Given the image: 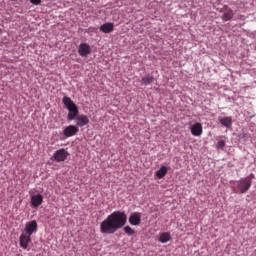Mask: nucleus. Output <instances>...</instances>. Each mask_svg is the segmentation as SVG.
Segmentation results:
<instances>
[{"mask_svg":"<svg viewBox=\"0 0 256 256\" xmlns=\"http://www.w3.org/2000/svg\"><path fill=\"white\" fill-rule=\"evenodd\" d=\"M128 221L130 225H133L135 227L141 225V212H133L130 214Z\"/></svg>","mask_w":256,"mask_h":256,"instance_id":"nucleus-7","label":"nucleus"},{"mask_svg":"<svg viewBox=\"0 0 256 256\" xmlns=\"http://www.w3.org/2000/svg\"><path fill=\"white\" fill-rule=\"evenodd\" d=\"M153 81H155V78L153 76L146 75V76L142 77L140 82L142 85H145V87H147V85H151V83H153Z\"/></svg>","mask_w":256,"mask_h":256,"instance_id":"nucleus-14","label":"nucleus"},{"mask_svg":"<svg viewBox=\"0 0 256 256\" xmlns=\"http://www.w3.org/2000/svg\"><path fill=\"white\" fill-rule=\"evenodd\" d=\"M159 241L160 243H168V241H171V234H169V232L160 234Z\"/></svg>","mask_w":256,"mask_h":256,"instance_id":"nucleus-15","label":"nucleus"},{"mask_svg":"<svg viewBox=\"0 0 256 256\" xmlns=\"http://www.w3.org/2000/svg\"><path fill=\"white\" fill-rule=\"evenodd\" d=\"M252 181H251V177L247 176L245 178H241L238 182H237V189L239 191V193H247L248 189H251V185H252Z\"/></svg>","mask_w":256,"mask_h":256,"instance_id":"nucleus-4","label":"nucleus"},{"mask_svg":"<svg viewBox=\"0 0 256 256\" xmlns=\"http://www.w3.org/2000/svg\"><path fill=\"white\" fill-rule=\"evenodd\" d=\"M78 54L80 57H87L88 55H91V45L81 43L78 47Z\"/></svg>","mask_w":256,"mask_h":256,"instance_id":"nucleus-6","label":"nucleus"},{"mask_svg":"<svg viewBox=\"0 0 256 256\" xmlns=\"http://www.w3.org/2000/svg\"><path fill=\"white\" fill-rule=\"evenodd\" d=\"M31 205L34 208L40 207V205H43V195L36 194L31 197Z\"/></svg>","mask_w":256,"mask_h":256,"instance_id":"nucleus-10","label":"nucleus"},{"mask_svg":"<svg viewBox=\"0 0 256 256\" xmlns=\"http://www.w3.org/2000/svg\"><path fill=\"white\" fill-rule=\"evenodd\" d=\"M221 125L224 127H227L228 129L231 128V125H233V118L232 117H224L220 119Z\"/></svg>","mask_w":256,"mask_h":256,"instance_id":"nucleus-13","label":"nucleus"},{"mask_svg":"<svg viewBox=\"0 0 256 256\" xmlns=\"http://www.w3.org/2000/svg\"><path fill=\"white\" fill-rule=\"evenodd\" d=\"M217 149H224L225 148V142L224 140H220L217 145H216Z\"/></svg>","mask_w":256,"mask_h":256,"instance_id":"nucleus-19","label":"nucleus"},{"mask_svg":"<svg viewBox=\"0 0 256 256\" xmlns=\"http://www.w3.org/2000/svg\"><path fill=\"white\" fill-rule=\"evenodd\" d=\"M75 121L78 127H85V125H89V117L85 114L76 116Z\"/></svg>","mask_w":256,"mask_h":256,"instance_id":"nucleus-8","label":"nucleus"},{"mask_svg":"<svg viewBox=\"0 0 256 256\" xmlns=\"http://www.w3.org/2000/svg\"><path fill=\"white\" fill-rule=\"evenodd\" d=\"M68 157H69V152H67L63 148L57 150L54 153V159L55 161H57V163H61L62 161H65Z\"/></svg>","mask_w":256,"mask_h":256,"instance_id":"nucleus-5","label":"nucleus"},{"mask_svg":"<svg viewBox=\"0 0 256 256\" xmlns=\"http://www.w3.org/2000/svg\"><path fill=\"white\" fill-rule=\"evenodd\" d=\"M127 225V214L124 211H114L100 223V232L103 235H113Z\"/></svg>","mask_w":256,"mask_h":256,"instance_id":"nucleus-1","label":"nucleus"},{"mask_svg":"<svg viewBox=\"0 0 256 256\" xmlns=\"http://www.w3.org/2000/svg\"><path fill=\"white\" fill-rule=\"evenodd\" d=\"M62 102L69 111L67 116L68 121L75 120L79 115V108L77 107V104H75V102H73V100L68 96H64Z\"/></svg>","mask_w":256,"mask_h":256,"instance_id":"nucleus-3","label":"nucleus"},{"mask_svg":"<svg viewBox=\"0 0 256 256\" xmlns=\"http://www.w3.org/2000/svg\"><path fill=\"white\" fill-rule=\"evenodd\" d=\"M167 166H162L157 172H156V177L158 179H163L165 175H167Z\"/></svg>","mask_w":256,"mask_h":256,"instance_id":"nucleus-16","label":"nucleus"},{"mask_svg":"<svg viewBox=\"0 0 256 256\" xmlns=\"http://www.w3.org/2000/svg\"><path fill=\"white\" fill-rule=\"evenodd\" d=\"M124 233H126L129 236L135 235V230H133V228H131V226H126V227H124Z\"/></svg>","mask_w":256,"mask_h":256,"instance_id":"nucleus-18","label":"nucleus"},{"mask_svg":"<svg viewBox=\"0 0 256 256\" xmlns=\"http://www.w3.org/2000/svg\"><path fill=\"white\" fill-rule=\"evenodd\" d=\"M37 220H32L26 223L24 231L20 235V247L22 249H29V243H31V235L37 233Z\"/></svg>","mask_w":256,"mask_h":256,"instance_id":"nucleus-2","label":"nucleus"},{"mask_svg":"<svg viewBox=\"0 0 256 256\" xmlns=\"http://www.w3.org/2000/svg\"><path fill=\"white\" fill-rule=\"evenodd\" d=\"M30 3H32V5H41V0H30Z\"/></svg>","mask_w":256,"mask_h":256,"instance_id":"nucleus-20","label":"nucleus"},{"mask_svg":"<svg viewBox=\"0 0 256 256\" xmlns=\"http://www.w3.org/2000/svg\"><path fill=\"white\" fill-rule=\"evenodd\" d=\"M76 133H79V127H77L75 125H69L63 131V134L66 137H73V136H75Z\"/></svg>","mask_w":256,"mask_h":256,"instance_id":"nucleus-9","label":"nucleus"},{"mask_svg":"<svg viewBox=\"0 0 256 256\" xmlns=\"http://www.w3.org/2000/svg\"><path fill=\"white\" fill-rule=\"evenodd\" d=\"M233 19V10L229 9L228 12H225L222 15L223 21H231Z\"/></svg>","mask_w":256,"mask_h":256,"instance_id":"nucleus-17","label":"nucleus"},{"mask_svg":"<svg viewBox=\"0 0 256 256\" xmlns=\"http://www.w3.org/2000/svg\"><path fill=\"white\" fill-rule=\"evenodd\" d=\"M114 25L111 22L105 23L102 26H100V31L102 33H113Z\"/></svg>","mask_w":256,"mask_h":256,"instance_id":"nucleus-12","label":"nucleus"},{"mask_svg":"<svg viewBox=\"0 0 256 256\" xmlns=\"http://www.w3.org/2000/svg\"><path fill=\"white\" fill-rule=\"evenodd\" d=\"M191 133L192 135H194V137H199L203 135V126L201 125V123H195L191 127Z\"/></svg>","mask_w":256,"mask_h":256,"instance_id":"nucleus-11","label":"nucleus"}]
</instances>
